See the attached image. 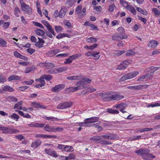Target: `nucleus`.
Listing matches in <instances>:
<instances>
[{"label":"nucleus","instance_id":"nucleus-1","mask_svg":"<svg viewBox=\"0 0 160 160\" xmlns=\"http://www.w3.org/2000/svg\"><path fill=\"white\" fill-rule=\"evenodd\" d=\"M91 82V80L88 78L82 79L78 81L75 85L76 87H71L68 88L66 89V91L68 92H74L84 88L86 84L90 83Z\"/></svg>","mask_w":160,"mask_h":160},{"label":"nucleus","instance_id":"nucleus-2","mask_svg":"<svg viewBox=\"0 0 160 160\" xmlns=\"http://www.w3.org/2000/svg\"><path fill=\"white\" fill-rule=\"evenodd\" d=\"M102 99L105 101L110 100H119L123 99L124 97L123 96L119 94H114L110 95L108 94H104L103 93H100Z\"/></svg>","mask_w":160,"mask_h":160},{"label":"nucleus","instance_id":"nucleus-3","mask_svg":"<svg viewBox=\"0 0 160 160\" xmlns=\"http://www.w3.org/2000/svg\"><path fill=\"white\" fill-rule=\"evenodd\" d=\"M135 152L138 155H142L143 159L145 160H152L155 158V156L149 153V151L148 150H139L135 151Z\"/></svg>","mask_w":160,"mask_h":160},{"label":"nucleus","instance_id":"nucleus-4","mask_svg":"<svg viewBox=\"0 0 160 160\" xmlns=\"http://www.w3.org/2000/svg\"><path fill=\"white\" fill-rule=\"evenodd\" d=\"M139 74V72L137 71L128 73L122 76L120 79V81H123L128 79L132 78Z\"/></svg>","mask_w":160,"mask_h":160},{"label":"nucleus","instance_id":"nucleus-5","mask_svg":"<svg viewBox=\"0 0 160 160\" xmlns=\"http://www.w3.org/2000/svg\"><path fill=\"white\" fill-rule=\"evenodd\" d=\"M20 2L22 10L28 14H31L32 12V9L30 6L25 4L22 0H20Z\"/></svg>","mask_w":160,"mask_h":160},{"label":"nucleus","instance_id":"nucleus-6","mask_svg":"<svg viewBox=\"0 0 160 160\" xmlns=\"http://www.w3.org/2000/svg\"><path fill=\"white\" fill-rule=\"evenodd\" d=\"M81 56V54L79 53H77L70 56L68 58L66 59L64 62L65 64H68L72 63V61L80 57Z\"/></svg>","mask_w":160,"mask_h":160},{"label":"nucleus","instance_id":"nucleus-7","mask_svg":"<svg viewBox=\"0 0 160 160\" xmlns=\"http://www.w3.org/2000/svg\"><path fill=\"white\" fill-rule=\"evenodd\" d=\"M72 103L71 102H64L59 103L57 106V108L59 109H63L71 107Z\"/></svg>","mask_w":160,"mask_h":160},{"label":"nucleus","instance_id":"nucleus-8","mask_svg":"<svg viewBox=\"0 0 160 160\" xmlns=\"http://www.w3.org/2000/svg\"><path fill=\"white\" fill-rule=\"evenodd\" d=\"M35 137L36 138H40L42 139H48L56 138L57 136L55 135H49L44 134H37L35 135Z\"/></svg>","mask_w":160,"mask_h":160},{"label":"nucleus","instance_id":"nucleus-9","mask_svg":"<svg viewBox=\"0 0 160 160\" xmlns=\"http://www.w3.org/2000/svg\"><path fill=\"white\" fill-rule=\"evenodd\" d=\"M39 65L41 67L43 66L44 68L46 69H50L55 67V65L53 63L50 62L41 63Z\"/></svg>","mask_w":160,"mask_h":160},{"label":"nucleus","instance_id":"nucleus-10","mask_svg":"<svg viewBox=\"0 0 160 160\" xmlns=\"http://www.w3.org/2000/svg\"><path fill=\"white\" fill-rule=\"evenodd\" d=\"M46 153L54 157H57L58 154L55 151L52 149H45L44 150Z\"/></svg>","mask_w":160,"mask_h":160},{"label":"nucleus","instance_id":"nucleus-11","mask_svg":"<svg viewBox=\"0 0 160 160\" xmlns=\"http://www.w3.org/2000/svg\"><path fill=\"white\" fill-rule=\"evenodd\" d=\"M38 41L36 42L35 44V46L39 48L43 47V44L45 43L44 41L42 39L39 38H38Z\"/></svg>","mask_w":160,"mask_h":160},{"label":"nucleus","instance_id":"nucleus-12","mask_svg":"<svg viewBox=\"0 0 160 160\" xmlns=\"http://www.w3.org/2000/svg\"><path fill=\"white\" fill-rule=\"evenodd\" d=\"M98 118L96 117H92L86 119L87 122L88 123V124L89 125V126H92L91 123L96 122L98 121Z\"/></svg>","mask_w":160,"mask_h":160},{"label":"nucleus","instance_id":"nucleus-13","mask_svg":"<svg viewBox=\"0 0 160 160\" xmlns=\"http://www.w3.org/2000/svg\"><path fill=\"white\" fill-rule=\"evenodd\" d=\"M65 86L63 84H58L56 86L53 88H52V91L53 92H58L63 89Z\"/></svg>","mask_w":160,"mask_h":160},{"label":"nucleus","instance_id":"nucleus-14","mask_svg":"<svg viewBox=\"0 0 160 160\" xmlns=\"http://www.w3.org/2000/svg\"><path fill=\"white\" fill-rule=\"evenodd\" d=\"M44 124L43 123H39L35 122H32L28 124V126L31 127L36 128H42L44 127Z\"/></svg>","mask_w":160,"mask_h":160},{"label":"nucleus","instance_id":"nucleus-15","mask_svg":"<svg viewBox=\"0 0 160 160\" xmlns=\"http://www.w3.org/2000/svg\"><path fill=\"white\" fill-rule=\"evenodd\" d=\"M127 104L122 103L115 104L113 106V107L114 108H119L120 110H121V109H125L127 107Z\"/></svg>","mask_w":160,"mask_h":160},{"label":"nucleus","instance_id":"nucleus-16","mask_svg":"<svg viewBox=\"0 0 160 160\" xmlns=\"http://www.w3.org/2000/svg\"><path fill=\"white\" fill-rule=\"evenodd\" d=\"M158 44V42L157 41L153 40L150 41L148 43V45L149 47L155 48H156Z\"/></svg>","mask_w":160,"mask_h":160},{"label":"nucleus","instance_id":"nucleus-17","mask_svg":"<svg viewBox=\"0 0 160 160\" xmlns=\"http://www.w3.org/2000/svg\"><path fill=\"white\" fill-rule=\"evenodd\" d=\"M36 81L37 82H39L40 83V84H36L35 86V87L38 88L42 87L45 84V81L43 79L40 78H37L36 79Z\"/></svg>","mask_w":160,"mask_h":160},{"label":"nucleus","instance_id":"nucleus-18","mask_svg":"<svg viewBox=\"0 0 160 160\" xmlns=\"http://www.w3.org/2000/svg\"><path fill=\"white\" fill-rule=\"evenodd\" d=\"M71 37V35L68 34L67 33H61L58 34L56 36V38L58 39H61L65 37L70 38Z\"/></svg>","mask_w":160,"mask_h":160},{"label":"nucleus","instance_id":"nucleus-19","mask_svg":"<svg viewBox=\"0 0 160 160\" xmlns=\"http://www.w3.org/2000/svg\"><path fill=\"white\" fill-rule=\"evenodd\" d=\"M13 55L16 58L22 59L24 60H27V58L26 57L21 55L17 51H14L13 52Z\"/></svg>","mask_w":160,"mask_h":160},{"label":"nucleus","instance_id":"nucleus-20","mask_svg":"<svg viewBox=\"0 0 160 160\" xmlns=\"http://www.w3.org/2000/svg\"><path fill=\"white\" fill-rule=\"evenodd\" d=\"M67 12V10L65 8H62L59 12V17L62 18L64 17Z\"/></svg>","mask_w":160,"mask_h":160},{"label":"nucleus","instance_id":"nucleus-21","mask_svg":"<svg viewBox=\"0 0 160 160\" xmlns=\"http://www.w3.org/2000/svg\"><path fill=\"white\" fill-rule=\"evenodd\" d=\"M87 84H85V86ZM85 88V90H84L82 92V94H85L87 92H92L96 90V89L95 88H86V86H85V87L84 88Z\"/></svg>","mask_w":160,"mask_h":160},{"label":"nucleus","instance_id":"nucleus-22","mask_svg":"<svg viewBox=\"0 0 160 160\" xmlns=\"http://www.w3.org/2000/svg\"><path fill=\"white\" fill-rule=\"evenodd\" d=\"M8 80L9 81L15 80H21V77L15 75H11L8 78Z\"/></svg>","mask_w":160,"mask_h":160},{"label":"nucleus","instance_id":"nucleus-23","mask_svg":"<svg viewBox=\"0 0 160 160\" xmlns=\"http://www.w3.org/2000/svg\"><path fill=\"white\" fill-rule=\"evenodd\" d=\"M82 78V77L80 76H72L67 77V79L70 80H75L81 79Z\"/></svg>","mask_w":160,"mask_h":160},{"label":"nucleus","instance_id":"nucleus-24","mask_svg":"<svg viewBox=\"0 0 160 160\" xmlns=\"http://www.w3.org/2000/svg\"><path fill=\"white\" fill-rule=\"evenodd\" d=\"M15 111L18 112V113L22 116L27 118H31V116L30 115H29L28 114L26 113H24L22 111H18L17 110H15Z\"/></svg>","mask_w":160,"mask_h":160},{"label":"nucleus","instance_id":"nucleus-25","mask_svg":"<svg viewBox=\"0 0 160 160\" xmlns=\"http://www.w3.org/2000/svg\"><path fill=\"white\" fill-rule=\"evenodd\" d=\"M53 126H50L49 124H46L44 127L45 131L48 132H53Z\"/></svg>","mask_w":160,"mask_h":160},{"label":"nucleus","instance_id":"nucleus-26","mask_svg":"<svg viewBox=\"0 0 160 160\" xmlns=\"http://www.w3.org/2000/svg\"><path fill=\"white\" fill-rule=\"evenodd\" d=\"M41 144V142L39 140H37L32 143L31 147L34 148H37Z\"/></svg>","mask_w":160,"mask_h":160},{"label":"nucleus","instance_id":"nucleus-27","mask_svg":"<svg viewBox=\"0 0 160 160\" xmlns=\"http://www.w3.org/2000/svg\"><path fill=\"white\" fill-rule=\"evenodd\" d=\"M99 52L93 51L92 57H93V58L94 60H97L100 57V55H99Z\"/></svg>","mask_w":160,"mask_h":160},{"label":"nucleus","instance_id":"nucleus-28","mask_svg":"<svg viewBox=\"0 0 160 160\" xmlns=\"http://www.w3.org/2000/svg\"><path fill=\"white\" fill-rule=\"evenodd\" d=\"M43 118L45 119H46L48 120H50L52 121H58L59 120L60 121H62V119H60L58 118H54L53 117H47L46 116H44Z\"/></svg>","mask_w":160,"mask_h":160},{"label":"nucleus","instance_id":"nucleus-29","mask_svg":"<svg viewBox=\"0 0 160 160\" xmlns=\"http://www.w3.org/2000/svg\"><path fill=\"white\" fill-rule=\"evenodd\" d=\"M2 90L5 91L12 92L14 91V89L9 86L6 85L4 86Z\"/></svg>","mask_w":160,"mask_h":160},{"label":"nucleus","instance_id":"nucleus-30","mask_svg":"<svg viewBox=\"0 0 160 160\" xmlns=\"http://www.w3.org/2000/svg\"><path fill=\"white\" fill-rule=\"evenodd\" d=\"M52 78V77L50 75H43L39 78L40 79H45L46 80L49 81L51 80Z\"/></svg>","mask_w":160,"mask_h":160},{"label":"nucleus","instance_id":"nucleus-31","mask_svg":"<svg viewBox=\"0 0 160 160\" xmlns=\"http://www.w3.org/2000/svg\"><path fill=\"white\" fill-rule=\"evenodd\" d=\"M22 103V102L21 101L16 103L14 106L13 109H17L18 110H20L21 108Z\"/></svg>","mask_w":160,"mask_h":160},{"label":"nucleus","instance_id":"nucleus-32","mask_svg":"<svg viewBox=\"0 0 160 160\" xmlns=\"http://www.w3.org/2000/svg\"><path fill=\"white\" fill-rule=\"evenodd\" d=\"M127 10L130 11L132 14L135 15L136 14V11L134 8L131 5H129L127 8Z\"/></svg>","mask_w":160,"mask_h":160},{"label":"nucleus","instance_id":"nucleus-33","mask_svg":"<svg viewBox=\"0 0 160 160\" xmlns=\"http://www.w3.org/2000/svg\"><path fill=\"white\" fill-rule=\"evenodd\" d=\"M88 123L85 119L83 122L78 123V125L80 127H89V126Z\"/></svg>","mask_w":160,"mask_h":160},{"label":"nucleus","instance_id":"nucleus-34","mask_svg":"<svg viewBox=\"0 0 160 160\" xmlns=\"http://www.w3.org/2000/svg\"><path fill=\"white\" fill-rule=\"evenodd\" d=\"M160 106V103L157 102H155L149 104L148 106V107L153 108L156 107H159Z\"/></svg>","mask_w":160,"mask_h":160},{"label":"nucleus","instance_id":"nucleus-35","mask_svg":"<svg viewBox=\"0 0 160 160\" xmlns=\"http://www.w3.org/2000/svg\"><path fill=\"white\" fill-rule=\"evenodd\" d=\"M32 106L34 108H44V107L40 105L39 103H37L35 102H33L31 103Z\"/></svg>","mask_w":160,"mask_h":160},{"label":"nucleus","instance_id":"nucleus-36","mask_svg":"<svg viewBox=\"0 0 160 160\" xmlns=\"http://www.w3.org/2000/svg\"><path fill=\"white\" fill-rule=\"evenodd\" d=\"M8 117L11 119H15L16 121H18L19 118V116L15 113H13L11 115H9Z\"/></svg>","mask_w":160,"mask_h":160},{"label":"nucleus","instance_id":"nucleus-37","mask_svg":"<svg viewBox=\"0 0 160 160\" xmlns=\"http://www.w3.org/2000/svg\"><path fill=\"white\" fill-rule=\"evenodd\" d=\"M35 69V68L34 66H31L26 68L25 71L26 73H28L31 71H34Z\"/></svg>","mask_w":160,"mask_h":160},{"label":"nucleus","instance_id":"nucleus-38","mask_svg":"<svg viewBox=\"0 0 160 160\" xmlns=\"http://www.w3.org/2000/svg\"><path fill=\"white\" fill-rule=\"evenodd\" d=\"M63 130V129L62 128L53 126V132L62 131Z\"/></svg>","mask_w":160,"mask_h":160},{"label":"nucleus","instance_id":"nucleus-39","mask_svg":"<svg viewBox=\"0 0 160 160\" xmlns=\"http://www.w3.org/2000/svg\"><path fill=\"white\" fill-rule=\"evenodd\" d=\"M36 33L39 36H43L45 34V32L42 30L37 29L35 31Z\"/></svg>","mask_w":160,"mask_h":160},{"label":"nucleus","instance_id":"nucleus-40","mask_svg":"<svg viewBox=\"0 0 160 160\" xmlns=\"http://www.w3.org/2000/svg\"><path fill=\"white\" fill-rule=\"evenodd\" d=\"M7 99L10 102H16L18 101L16 97L12 96L9 97L7 98Z\"/></svg>","mask_w":160,"mask_h":160},{"label":"nucleus","instance_id":"nucleus-41","mask_svg":"<svg viewBox=\"0 0 160 160\" xmlns=\"http://www.w3.org/2000/svg\"><path fill=\"white\" fill-rule=\"evenodd\" d=\"M97 39L93 37H90L87 38L86 41L88 42H97Z\"/></svg>","mask_w":160,"mask_h":160},{"label":"nucleus","instance_id":"nucleus-42","mask_svg":"<svg viewBox=\"0 0 160 160\" xmlns=\"http://www.w3.org/2000/svg\"><path fill=\"white\" fill-rule=\"evenodd\" d=\"M112 39L113 40L116 41L121 40L118 33L114 34L112 36Z\"/></svg>","mask_w":160,"mask_h":160},{"label":"nucleus","instance_id":"nucleus-43","mask_svg":"<svg viewBox=\"0 0 160 160\" xmlns=\"http://www.w3.org/2000/svg\"><path fill=\"white\" fill-rule=\"evenodd\" d=\"M120 4L126 8H127L128 7L129 5L128 2L123 0H120Z\"/></svg>","mask_w":160,"mask_h":160},{"label":"nucleus","instance_id":"nucleus-44","mask_svg":"<svg viewBox=\"0 0 160 160\" xmlns=\"http://www.w3.org/2000/svg\"><path fill=\"white\" fill-rule=\"evenodd\" d=\"M102 136V138H104L106 139H114L113 137H112V135L111 134H107L106 135L101 136Z\"/></svg>","mask_w":160,"mask_h":160},{"label":"nucleus","instance_id":"nucleus-45","mask_svg":"<svg viewBox=\"0 0 160 160\" xmlns=\"http://www.w3.org/2000/svg\"><path fill=\"white\" fill-rule=\"evenodd\" d=\"M14 12V14L16 17H18L19 16L18 14L20 13V9L18 7H16L15 8Z\"/></svg>","mask_w":160,"mask_h":160},{"label":"nucleus","instance_id":"nucleus-46","mask_svg":"<svg viewBox=\"0 0 160 160\" xmlns=\"http://www.w3.org/2000/svg\"><path fill=\"white\" fill-rule=\"evenodd\" d=\"M127 88L132 89H140L141 88V86H130L128 87Z\"/></svg>","mask_w":160,"mask_h":160},{"label":"nucleus","instance_id":"nucleus-47","mask_svg":"<svg viewBox=\"0 0 160 160\" xmlns=\"http://www.w3.org/2000/svg\"><path fill=\"white\" fill-rule=\"evenodd\" d=\"M101 139H102V136H97L91 138L90 140L96 141Z\"/></svg>","mask_w":160,"mask_h":160},{"label":"nucleus","instance_id":"nucleus-48","mask_svg":"<svg viewBox=\"0 0 160 160\" xmlns=\"http://www.w3.org/2000/svg\"><path fill=\"white\" fill-rule=\"evenodd\" d=\"M55 29L56 32H62L63 30V28L60 26H56L55 27Z\"/></svg>","mask_w":160,"mask_h":160},{"label":"nucleus","instance_id":"nucleus-49","mask_svg":"<svg viewBox=\"0 0 160 160\" xmlns=\"http://www.w3.org/2000/svg\"><path fill=\"white\" fill-rule=\"evenodd\" d=\"M7 44V42L4 40L0 38V46L2 47H5Z\"/></svg>","mask_w":160,"mask_h":160},{"label":"nucleus","instance_id":"nucleus-50","mask_svg":"<svg viewBox=\"0 0 160 160\" xmlns=\"http://www.w3.org/2000/svg\"><path fill=\"white\" fill-rule=\"evenodd\" d=\"M107 111L109 113L113 114H118L119 113V111L118 110L112 109H108Z\"/></svg>","mask_w":160,"mask_h":160},{"label":"nucleus","instance_id":"nucleus-51","mask_svg":"<svg viewBox=\"0 0 160 160\" xmlns=\"http://www.w3.org/2000/svg\"><path fill=\"white\" fill-rule=\"evenodd\" d=\"M121 39H125L128 38V36L126 35L125 33H118Z\"/></svg>","mask_w":160,"mask_h":160},{"label":"nucleus","instance_id":"nucleus-52","mask_svg":"<svg viewBox=\"0 0 160 160\" xmlns=\"http://www.w3.org/2000/svg\"><path fill=\"white\" fill-rule=\"evenodd\" d=\"M138 12H140L141 13L145 15H146L147 14V12L146 11H143L142 9L139 7H137L136 8Z\"/></svg>","mask_w":160,"mask_h":160},{"label":"nucleus","instance_id":"nucleus-53","mask_svg":"<svg viewBox=\"0 0 160 160\" xmlns=\"http://www.w3.org/2000/svg\"><path fill=\"white\" fill-rule=\"evenodd\" d=\"M152 11L157 16H159L160 15V11L157 8H153Z\"/></svg>","mask_w":160,"mask_h":160},{"label":"nucleus","instance_id":"nucleus-54","mask_svg":"<svg viewBox=\"0 0 160 160\" xmlns=\"http://www.w3.org/2000/svg\"><path fill=\"white\" fill-rule=\"evenodd\" d=\"M29 87L27 86H24L20 87H18L17 88V89L18 90V91H23L25 90L28 88Z\"/></svg>","mask_w":160,"mask_h":160},{"label":"nucleus","instance_id":"nucleus-55","mask_svg":"<svg viewBox=\"0 0 160 160\" xmlns=\"http://www.w3.org/2000/svg\"><path fill=\"white\" fill-rule=\"evenodd\" d=\"M99 142L104 145H110L111 144V143L110 142L103 140H100Z\"/></svg>","mask_w":160,"mask_h":160},{"label":"nucleus","instance_id":"nucleus-56","mask_svg":"<svg viewBox=\"0 0 160 160\" xmlns=\"http://www.w3.org/2000/svg\"><path fill=\"white\" fill-rule=\"evenodd\" d=\"M135 52L132 50H128L126 54V55L128 56L133 55L135 54Z\"/></svg>","mask_w":160,"mask_h":160},{"label":"nucleus","instance_id":"nucleus-57","mask_svg":"<svg viewBox=\"0 0 160 160\" xmlns=\"http://www.w3.org/2000/svg\"><path fill=\"white\" fill-rule=\"evenodd\" d=\"M32 23L35 26H36L38 27L43 29L44 28L43 26L40 23L34 21H33Z\"/></svg>","mask_w":160,"mask_h":160},{"label":"nucleus","instance_id":"nucleus-58","mask_svg":"<svg viewBox=\"0 0 160 160\" xmlns=\"http://www.w3.org/2000/svg\"><path fill=\"white\" fill-rule=\"evenodd\" d=\"M82 8V6L81 5H78L76 8V12L78 14H80V12L81 11Z\"/></svg>","mask_w":160,"mask_h":160},{"label":"nucleus","instance_id":"nucleus-59","mask_svg":"<svg viewBox=\"0 0 160 160\" xmlns=\"http://www.w3.org/2000/svg\"><path fill=\"white\" fill-rule=\"evenodd\" d=\"M125 52V51L124 50H117L115 51V54L117 56H119L121 55L122 54H123Z\"/></svg>","mask_w":160,"mask_h":160},{"label":"nucleus","instance_id":"nucleus-60","mask_svg":"<svg viewBox=\"0 0 160 160\" xmlns=\"http://www.w3.org/2000/svg\"><path fill=\"white\" fill-rule=\"evenodd\" d=\"M67 68L65 67H61L57 69V73L62 72H63L65 71Z\"/></svg>","mask_w":160,"mask_h":160},{"label":"nucleus","instance_id":"nucleus-61","mask_svg":"<svg viewBox=\"0 0 160 160\" xmlns=\"http://www.w3.org/2000/svg\"><path fill=\"white\" fill-rule=\"evenodd\" d=\"M64 25L68 28H71L72 27L71 24L68 20H65L64 22Z\"/></svg>","mask_w":160,"mask_h":160},{"label":"nucleus","instance_id":"nucleus-62","mask_svg":"<svg viewBox=\"0 0 160 160\" xmlns=\"http://www.w3.org/2000/svg\"><path fill=\"white\" fill-rule=\"evenodd\" d=\"M8 128L7 127H1L0 131H2L4 133H8V132H8Z\"/></svg>","mask_w":160,"mask_h":160},{"label":"nucleus","instance_id":"nucleus-63","mask_svg":"<svg viewBox=\"0 0 160 160\" xmlns=\"http://www.w3.org/2000/svg\"><path fill=\"white\" fill-rule=\"evenodd\" d=\"M115 7V6L114 4H112L110 5L108 8V11L110 12H112L113 11Z\"/></svg>","mask_w":160,"mask_h":160},{"label":"nucleus","instance_id":"nucleus-64","mask_svg":"<svg viewBox=\"0 0 160 160\" xmlns=\"http://www.w3.org/2000/svg\"><path fill=\"white\" fill-rule=\"evenodd\" d=\"M117 31L118 32V33H125V30L122 27H119L117 29Z\"/></svg>","mask_w":160,"mask_h":160}]
</instances>
